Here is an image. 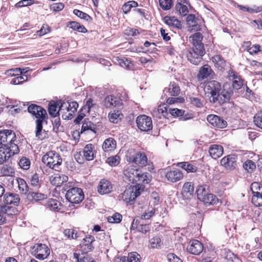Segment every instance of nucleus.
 Wrapping results in <instances>:
<instances>
[{
    "instance_id": "473e14b6",
    "label": "nucleus",
    "mask_w": 262,
    "mask_h": 262,
    "mask_svg": "<svg viewBox=\"0 0 262 262\" xmlns=\"http://www.w3.org/2000/svg\"><path fill=\"white\" fill-rule=\"evenodd\" d=\"M96 125L89 120L88 119H85L82 123L81 127V133L90 130L92 132L96 133Z\"/></svg>"
},
{
    "instance_id": "603ef678",
    "label": "nucleus",
    "mask_w": 262,
    "mask_h": 262,
    "mask_svg": "<svg viewBox=\"0 0 262 262\" xmlns=\"http://www.w3.org/2000/svg\"><path fill=\"white\" fill-rule=\"evenodd\" d=\"M253 122L257 127L262 129V111L257 112L254 115Z\"/></svg>"
},
{
    "instance_id": "680f3d73",
    "label": "nucleus",
    "mask_w": 262,
    "mask_h": 262,
    "mask_svg": "<svg viewBox=\"0 0 262 262\" xmlns=\"http://www.w3.org/2000/svg\"><path fill=\"white\" fill-rule=\"evenodd\" d=\"M149 242L151 246L154 248H160L162 243L161 238L158 236H155L150 239Z\"/></svg>"
},
{
    "instance_id": "338daca9",
    "label": "nucleus",
    "mask_w": 262,
    "mask_h": 262,
    "mask_svg": "<svg viewBox=\"0 0 262 262\" xmlns=\"http://www.w3.org/2000/svg\"><path fill=\"white\" fill-rule=\"evenodd\" d=\"M120 157L118 156L110 157L107 158V162L111 166H115L119 163Z\"/></svg>"
},
{
    "instance_id": "37998d69",
    "label": "nucleus",
    "mask_w": 262,
    "mask_h": 262,
    "mask_svg": "<svg viewBox=\"0 0 262 262\" xmlns=\"http://www.w3.org/2000/svg\"><path fill=\"white\" fill-rule=\"evenodd\" d=\"M208 193V187L206 185L200 186L196 190L198 198L200 201L203 199Z\"/></svg>"
},
{
    "instance_id": "c9c22d12",
    "label": "nucleus",
    "mask_w": 262,
    "mask_h": 262,
    "mask_svg": "<svg viewBox=\"0 0 262 262\" xmlns=\"http://www.w3.org/2000/svg\"><path fill=\"white\" fill-rule=\"evenodd\" d=\"M17 183L18 184V189L22 194H27L29 193V188L26 182L21 178L17 179Z\"/></svg>"
},
{
    "instance_id": "49530a36",
    "label": "nucleus",
    "mask_w": 262,
    "mask_h": 262,
    "mask_svg": "<svg viewBox=\"0 0 262 262\" xmlns=\"http://www.w3.org/2000/svg\"><path fill=\"white\" fill-rule=\"evenodd\" d=\"M160 7L164 11L170 10L172 5V0H159Z\"/></svg>"
},
{
    "instance_id": "f03ea898",
    "label": "nucleus",
    "mask_w": 262,
    "mask_h": 262,
    "mask_svg": "<svg viewBox=\"0 0 262 262\" xmlns=\"http://www.w3.org/2000/svg\"><path fill=\"white\" fill-rule=\"evenodd\" d=\"M28 111L36 118V137L38 139L42 140L46 137L45 130L42 131V123L47 118L46 111L41 106L31 104L28 107Z\"/></svg>"
},
{
    "instance_id": "774afa93",
    "label": "nucleus",
    "mask_w": 262,
    "mask_h": 262,
    "mask_svg": "<svg viewBox=\"0 0 262 262\" xmlns=\"http://www.w3.org/2000/svg\"><path fill=\"white\" fill-rule=\"evenodd\" d=\"M244 85V80L242 78L235 79L232 81V86L233 88L236 90H239Z\"/></svg>"
},
{
    "instance_id": "dca6fc26",
    "label": "nucleus",
    "mask_w": 262,
    "mask_h": 262,
    "mask_svg": "<svg viewBox=\"0 0 262 262\" xmlns=\"http://www.w3.org/2000/svg\"><path fill=\"white\" fill-rule=\"evenodd\" d=\"M194 186L192 182H186L182 187L181 194L184 200L190 199L193 197Z\"/></svg>"
},
{
    "instance_id": "f257e3e1",
    "label": "nucleus",
    "mask_w": 262,
    "mask_h": 262,
    "mask_svg": "<svg viewBox=\"0 0 262 262\" xmlns=\"http://www.w3.org/2000/svg\"><path fill=\"white\" fill-rule=\"evenodd\" d=\"M15 135L10 129L1 130V160H8L12 156L18 153V146L14 143Z\"/></svg>"
},
{
    "instance_id": "393cba45",
    "label": "nucleus",
    "mask_w": 262,
    "mask_h": 262,
    "mask_svg": "<svg viewBox=\"0 0 262 262\" xmlns=\"http://www.w3.org/2000/svg\"><path fill=\"white\" fill-rule=\"evenodd\" d=\"M233 92L232 91H228L225 90H221L219 93V96L217 97V102L220 104H223L224 103L227 102L230 100Z\"/></svg>"
},
{
    "instance_id": "a18cd8bd",
    "label": "nucleus",
    "mask_w": 262,
    "mask_h": 262,
    "mask_svg": "<svg viewBox=\"0 0 262 262\" xmlns=\"http://www.w3.org/2000/svg\"><path fill=\"white\" fill-rule=\"evenodd\" d=\"M73 13L81 19H83L88 22H90L92 20V18L89 14L78 9H74Z\"/></svg>"
},
{
    "instance_id": "bb28decb",
    "label": "nucleus",
    "mask_w": 262,
    "mask_h": 262,
    "mask_svg": "<svg viewBox=\"0 0 262 262\" xmlns=\"http://www.w3.org/2000/svg\"><path fill=\"white\" fill-rule=\"evenodd\" d=\"M177 166L184 169L188 173L196 172L198 167L189 162H181L178 163Z\"/></svg>"
},
{
    "instance_id": "8fccbe9b",
    "label": "nucleus",
    "mask_w": 262,
    "mask_h": 262,
    "mask_svg": "<svg viewBox=\"0 0 262 262\" xmlns=\"http://www.w3.org/2000/svg\"><path fill=\"white\" fill-rule=\"evenodd\" d=\"M250 190L253 195L262 193V185L258 182H253L251 184Z\"/></svg>"
},
{
    "instance_id": "2f4dec72",
    "label": "nucleus",
    "mask_w": 262,
    "mask_h": 262,
    "mask_svg": "<svg viewBox=\"0 0 262 262\" xmlns=\"http://www.w3.org/2000/svg\"><path fill=\"white\" fill-rule=\"evenodd\" d=\"M116 142L114 139L109 138L104 141L102 144V148L105 151H109L114 150L116 148Z\"/></svg>"
},
{
    "instance_id": "e433bc0d",
    "label": "nucleus",
    "mask_w": 262,
    "mask_h": 262,
    "mask_svg": "<svg viewBox=\"0 0 262 262\" xmlns=\"http://www.w3.org/2000/svg\"><path fill=\"white\" fill-rule=\"evenodd\" d=\"M218 201V199L214 194L209 193L206 194L203 199L201 200L204 203L209 205L215 204Z\"/></svg>"
},
{
    "instance_id": "412c9836",
    "label": "nucleus",
    "mask_w": 262,
    "mask_h": 262,
    "mask_svg": "<svg viewBox=\"0 0 262 262\" xmlns=\"http://www.w3.org/2000/svg\"><path fill=\"white\" fill-rule=\"evenodd\" d=\"M68 177L64 174H56L50 178V181L52 185L57 187L61 186L64 183L67 182Z\"/></svg>"
},
{
    "instance_id": "a211bd4d",
    "label": "nucleus",
    "mask_w": 262,
    "mask_h": 262,
    "mask_svg": "<svg viewBox=\"0 0 262 262\" xmlns=\"http://www.w3.org/2000/svg\"><path fill=\"white\" fill-rule=\"evenodd\" d=\"M214 75V73L211 67L208 64L202 67L198 74V78L199 80H203L208 77H211Z\"/></svg>"
},
{
    "instance_id": "1a4fd4ad",
    "label": "nucleus",
    "mask_w": 262,
    "mask_h": 262,
    "mask_svg": "<svg viewBox=\"0 0 262 262\" xmlns=\"http://www.w3.org/2000/svg\"><path fill=\"white\" fill-rule=\"evenodd\" d=\"M203 36L200 33H196L192 37V47L189 51L204 55L205 50L202 40Z\"/></svg>"
},
{
    "instance_id": "4c0bfd02",
    "label": "nucleus",
    "mask_w": 262,
    "mask_h": 262,
    "mask_svg": "<svg viewBox=\"0 0 262 262\" xmlns=\"http://www.w3.org/2000/svg\"><path fill=\"white\" fill-rule=\"evenodd\" d=\"M64 236L69 239H76L80 236V234L74 229H67L63 231Z\"/></svg>"
},
{
    "instance_id": "5701e85b",
    "label": "nucleus",
    "mask_w": 262,
    "mask_h": 262,
    "mask_svg": "<svg viewBox=\"0 0 262 262\" xmlns=\"http://www.w3.org/2000/svg\"><path fill=\"white\" fill-rule=\"evenodd\" d=\"M203 56L191 51H188L186 54L188 60L194 65H198L202 61Z\"/></svg>"
},
{
    "instance_id": "72a5a7b5",
    "label": "nucleus",
    "mask_w": 262,
    "mask_h": 262,
    "mask_svg": "<svg viewBox=\"0 0 262 262\" xmlns=\"http://www.w3.org/2000/svg\"><path fill=\"white\" fill-rule=\"evenodd\" d=\"M27 198L30 201L38 202L47 199V196L41 193L29 191L27 194Z\"/></svg>"
},
{
    "instance_id": "58836bf2",
    "label": "nucleus",
    "mask_w": 262,
    "mask_h": 262,
    "mask_svg": "<svg viewBox=\"0 0 262 262\" xmlns=\"http://www.w3.org/2000/svg\"><path fill=\"white\" fill-rule=\"evenodd\" d=\"M15 171L13 167L8 165H4L1 168V177L14 176Z\"/></svg>"
},
{
    "instance_id": "2eb2a0df",
    "label": "nucleus",
    "mask_w": 262,
    "mask_h": 262,
    "mask_svg": "<svg viewBox=\"0 0 262 262\" xmlns=\"http://www.w3.org/2000/svg\"><path fill=\"white\" fill-rule=\"evenodd\" d=\"M190 7L188 0H178L175 9L181 15L185 16L189 12L188 8Z\"/></svg>"
},
{
    "instance_id": "4be33fe9",
    "label": "nucleus",
    "mask_w": 262,
    "mask_h": 262,
    "mask_svg": "<svg viewBox=\"0 0 262 262\" xmlns=\"http://www.w3.org/2000/svg\"><path fill=\"white\" fill-rule=\"evenodd\" d=\"M19 200L18 195L13 193H7L4 196V202L6 205H17Z\"/></svg>"
},
{
    "instance_id": "423d86ee",
    "label": "nucleus",
    "mask_w": 262,
    "mask_h": 262,
    "mask_svg": "<svg viewBox=\"0 0 262 262\" xmlns=\"http://www.w3.org/2000/svg\"><path fill=\"white\" fill-rule=\"evenodd\" d=\"M41 160L47 166L57 171L62 161L59 154L55 151L48 152L43 156Z\"/></svg>"
},
{
    "instance_id": "9b49d317",
    "label": "nucleus",
    "mask_w": 262,
    "mask_h": 262,
    "mask_svg": "<svg viewBox=\"0 0 262 262\" xmlns=\"http://www.w3.org/2000/svg\"><path fill=\"white\" fill-rule=\"evenodd\" d=\"M238 156L235 154H230L223 157L221 160V164L228 170H233L237 166Z\"/></svg>"
},
{
    "instance_id": "bf43d9fd",
    "label": "nucleus",
    "mask_w": 262,
    "mask_h": 262,
    "mask_svg": "<svg viewBox=\"0 0 262 262\" xmlns=\"http://www.w3.org/2000/svg\"><path fill=\"white\" fill-rule=\"evenodd\" d=\"M189 102L195 106L202 107L203 106L204 100L197 97H190Z\"/></svg>"
},
{
    "instance_id": "69168bd1",
    "label": "nucleus",
    "mask_w": 262,
    "mask_h": 262,
    "mask_svg": "<svg viewBox=\"0 0 262 262\" xmlns=\"http://www.w3.org/2000/svg\"><path fill=\"white\" fill-rule=\"evenodd\" d=\"M227 125V123L226 121L224 120L222 118L217 116V118L216 120H215V123L214 124V127H216L217 128H224L226 127Z\"/></svg>"
},
{
    "instance_id": "4d7b16f0",
    "label": "nucleus",
    "mask_w": 262,
    "mask_h": 262,
    "mask_svg": "<svg viewBox=\"0 0 262 262\" xmlns=\"http://www.w3.org/2000/svg\"><path fill=\"white\" fill-rule=\"evenodd\" d=\"M156 209L152 207H149L147 211L143 213L141 215L142 219L148 220L150 219L155 214Z\"/></svg>"
},
{
    "instance_id": "6ab92c4d",
    "label": "nucleus",
    "mask_w": 262,
    "mask_h": 262,
    "mask_svg": "<svg viewBox=\"0 0 262 262\" xmlns=\"http://www.w3.org/2000/svg\"><path fill=\"white\" fill-rule=\"evenodd\" d=\"M201 20L195 17L194 14H189L186 17L187 24L192 28V30L198 31L201 30V26L200 25Z\"/></svg>"
},
{
    "instance_id": "aec40b11",
    "label": "nucleus",
    "mask_w": 262,
    "mask_h": 262,
    "mask_svg": "<svg viewBox=\"0 0 262 262\" xmlns=\"http://www.w3.org/2000/svg\"><path fill=\"white\" fill-rule=\"evenodd\" d=\"M223 147L220 145H211L209 149V152L210 156L214 159H216L220 157L223 154Z\"/></svg>"
},
{
    "instance_id": "20e7f679",
    "label": "nucleus",
    "mask_w": 262,
    "mask_h": 262,
    "mask_svg": "<svg viewBox=\"0 0 262 262\" xmlns=\"http://www.w3.org/2000/svg\"><path fill=\"white\" fill-rule=\"evenodd\" d=\"M222 90V85L220 82L215 80L208 81L205 86L204 91L206 95L210 97V101L212 103H215L218 100L219 93Z\"/></svg>"
},
{
    "instance_id": "052dcab7",
    "label": "nucleus",
    "mask_w": 262,
    "mask_h": 262,
    "mask_svg": "<svg viewBox=\"0 0 262 262\" xmlns=\"http://www.w3.org/2000/svg\"><path fill=\"white\" fill-rule=\"evenodd\" d=\"M6 108L7 109L10 108L8 111L12 115H15L19 113L23 109V107L20 105L18 106V104L16 105H8L6 106Z\"/></svg>"
},
{
    "instance_id": "39448f33",
    "label": "nucleus",
    "mask_w": 262,
    "mask_h": 262,
    "mask_svg": "<svg viewBox=\"0 0 262 262\" xmlns=\"http://www.w3.org/2000/svg\"><path fill=\"white\" fill-rule=\"evenodd\" d=\"M144 188L143 185L140 184L130 186L128 188H126L122 194L121 198L123 201L132 204L136 198L141 194V191H143Z\"/></svg>"
},
{
    "instance_id": "e2e57ef3",
    "label": "nucleus",
    "mask_w": 262,
    "mask_h": 262,
    "mask_svg": "<svg viewBox=\"0 0 262 262\" xmlns=\"http://www.w3.org/2000/svg\"><path fill=\"white\" fill-rule=\"evenodd\" d=\"M31 186L36 188H39L40 186V182L39 180V176L37 173H35L31 176L30 179Z\"/></svg>"
},
{
    "instance_id": "5fc2aeb1",
    "label": "nucleus",
    "mask_w": 262,
    "mask_h": 262,
    "mask_svg": "<svg viewBox=\"0 0 262 262\" xmlns=\"http://www.w3.org/2000/svg\"><path fill=\"white\" fill-rule=\"evenodd\" d=\"M28 79V77L26 75H23L21 76H17L12 79L10 83L17 85L23 83L24 82L26 81Z\"/></svg>"
},
{
    "instance_id": "4468645a",
    "label": "nucleus",
    "mask_w": 262,
    "mask_h": 262,
    "mask_svg": "<svg viewBox=\"0 0 262 262\" xmlns=\"http://www.w3.org/2000/svg\"><path fill=\"white\" fill-rule=\"evenodd\" d=\"M204 249L203 244L198 240L193 239L190 242L187 250L190 253L198 255L201 254Z\"/></svg>"
},
{
    "instance_id": "7c9ffc66",
    "label": "nucleus",
    "mask_w": 262,
    "mask_h": 262,
    "mask_svg": "<svg viewBox=\"0 0 262 262\" xmlns=\"http://www.w3.org/2000/svg\"><path fill=\"white\" fill-rule=\"evenodd\" d=\"M120 100L119 98L111 95L106 97L104 101V104L107 108L116 106L120 103Z\"/></svg>"
},
{
    "instance_id": "c756f323",
    "label": "nucleus",
    "mask_w": 262,
    "mask_h": 262,
    "mask_svg": "<svg viewBox=\"0 0 262 262\" xmlns=\"http://www.w3.org/2000/svg\"><path fill=\"white\" fill-rule=\"evenodd\" d=\"M115 62L122 68L131 69L133 67L131 61L125 57L121 58L117 57L115 58Z\"/></svg>"
},
{
    "instance_id": "0eeeda50",
    "label": "nucleus",
    "mask_w": 262,
    "mask_h": 262,
    "mask_svg": "<svg viewBox=\"0 0 262 262\" xmlns=\"http://www.w3.org/2000/svg\"><path fill=\"white\" fill-rule=\"evenodd\" d=\"M125 174L128 177L129 181L133 182L140 181L144 184H148L151 180V176L149 173H141L138 169L127 170Z\"/></svg>"
},
{
    "instance_id": "a878e982",
    "label": "nucleus",
    "mask_w": 262,
    "mask_h": 262,
    "mask_svg": "<svg viewBox=\"0 0 262 262\" xmlns=\"http://www.w3.org/2000/svg\"><path fill=\"white\" fill-rule=\"evenodd\" d=\"M212 61L214 63L215 68L220 71L224 69L226 66V60L220 55H216L212 57Z\"/></svg>"
},
{
    "instance_id": "de8ad7c7",
    "label": "nucleus",
    "mask_w": 262,
    "mask_h": 262,
    "mask_svg": "<svg viewBox=\"0 0 262 262\" xmlns=\"http://www.w3.org/2000/svg\"><path fill=\"white\" fill-rule=\"evenodd\" d=\"M122 219V215L118 212L115 213L112 216L107 217V221L110 223L118 224L121 222Z\"/></svg>"
},
{
    "instance_id": "c85d7f7f",
    "label": "nucleus",
    "mask_w": 262,
    "mask_h": 262,
    "mask_svg": "<svg viewBox=\"0 0 262 262\" xmlns=\"http://www.w3.org/2000/svg\"><path fill=\"white\" fill-rule=\"evenodd\" d=\"M93 148L94 146L92 144H88L84 147L82 153L83 157L87 161L94 159Z\"/></svg>"
},
{
    "instance_id": "ea45409f",
    "label": "nucleus",
    "mask_w": 262,
    "mask_h": 262,
    "mask_svg": "<svg viewBox=\"0 0 262 262\" xmlns=\"http://www.w3.org/2000/svg\"><path fill=\"white\" fill-rule=\"evenodd\" d=\"M95 241V238L92 235H88L82 239V244L87 247L89 251H92L94 247L92 245L93 242Z\"/></svg>"
},
{
    "instance_id": "9d476101",
    "label": "nucleus",
    "mask_w": 262,
    "mask_h": 262,
    "mask_svg": "<svg viewBox=\"0 0 262 262\" xmlns=\"http://www.w3.org/2000/svg\"><path fill=\"white\" fill-rule=\"evenodd\" d=\"M136 123L138 128L142 132H148L152 128L151 118L145 115L138 116Z\"/></svg>"
},
{
    "instance_id": "f704fd0d",
    "label": "nucleus",
    "mask_w": 262,
    "mask_h": 262,
    "mask_svg": "<svg viewBox=\"0 0 262 262\" xmlns=\"http://www.w3.org/2000/svg\"><path fill=\"white\" fill-rule=\"evenodd\" d=\"M122 114L119 111H114L108 114L109 120L113 123H117L121 121Z\"/></svg>"
},
{
    "instance_id": "f8f14e48",
    "label": "nucleus",
    "mask_w": 262,
    "mask_h": 262,
    "mask_svg": "<svg viewBox=\"0 0 262 262\" xmlns=\"http://www.w3.org/2000/svg\"><path fill=\"white\" fill-rule=\"evenodd\" d=\"M128 161L130 163H134L139 167H143L147 164V158L145 154L138 151L134 155L129 156Z\"/></svg>"
},
{
    "instance_id": "a19ab883",
    "label": "nucleus",
    "mask_w": 262,
    "mask_h": 262,
    "mask_svg": "<svg viewBox=\"0 0 262 262\" xmlns=\"http://www.w3.org/2000/svg\"><path fill=\"white\" fill-rule=\"evenodd\" d=\"M138 6V4L135 1H128L125 3L122 7V11L124 14L129 12L132 8H136Z\"/></svg>"
},
{
    "instance_id": "13d9d810",
    "label": "nucleus",
    "mask_w": 262,
    "mask_h": 262,
    "mask_svg": "<svg viewBox=\"0 0 262 262\" xmlns=\"http://www.w3.org/2000/svg\"><path fill=\"white\" fill-rule=\"evenodd\" d=\"M18 164L22 169L27 170L30 168V161L26 157H23L20 159Z\"/></svg>"
},
{
    "instance_id": "79ce46f5",
    "label": "nucleus",
    "mask_w": 262,
    "mask_h": 262,
    "mask_svg": "<svg viewBox=\"0 0 262 262\" xmlns=\"http://www.w3.org/2000/svg\"><path fill=\"white\" fill-rule=\"evenodd\" d=\"M58 104L56 102L50 103L49 104L48 112L49 115L53 117H56L59 115V110L57 111Z\"/></svg>"
},
{
    "instance_id": "6e6552de",
    "label": "nucleus",
    "mask_w": 262,
    "mask_h": 262,
    "mask_svg": "<svg viewBox=\"0 0 262 262\" xmlns=\"http://www.w3.org/2000/svg\"><path fill=\"white\" fill-rule=\"evenodd\" d=\"M50 253V249L45 244H35L31 248V253L38 259H45L48 257Z\"/></svg>"
},
{
    "instance_id": "ddd939ff",
    "label": "nucleus",
    "mask_w": 262,
    "mask_h": 262,
    "mask_svg": "<svg viewBox=\"0 0 262 262\" xmlns=\"http://www.w3.org/2000/svg\"><path fill=\"white\" fill-rule=\"evenodd\" d=\"M163 21L171 29L178 31V33H180L179 31L182 29V24L180 20L174 16H166L164 17Z\"/></svg>"
},
{
    "instance_id": "7ed1b4c3",
    "label": "nucleus",
    "mask_w": 262,
    "mask_h": 262,
    "mask_svg": "<svg viewBox=\"0 0 262 262\" xmlns=\"http://www.w3.org/2000/svg\"><path fill=\"white\" fill-rule=\"evenodd\" d=\"M71 183L64 185L62 190L66 191V198L72 204H79L84 199L83 192L80 188L73 187Z\"/></svg>"
},
{
    "instance_id": "09e8293b",
    "label": "nucleus",
    "mask_w": 262,
    "mask_h": 262,
    "mask_svg": "<svg viewBox=\"0 0 262 262\" xmlns=\"http://www.w3.org/2000/svg\"><path fill=\"white\" fill-rule=\"evenodd\" d=\"M243 168L248 172H252L256 168V165L253 161L248 160L243 164Z\"/></svg>"
},
{
    "instance_id": "f3484780",
    "label": "nucleus",
    "mask_w": 262,
    "mask_h": 262,
    "mask_svg": "<svg viewBox=\"0 0 262 262\" xmlns=\"http://www.w3.org/2000/svg\"><path fill=\"white\" fill-rule=\"evenodd\" d=\"M97 190L100 194H108L112 191L113 185L109 181L102 179L99 182Z\"/></svg>"
},
{
    "instance_id": "3c124183",
    "label": "nucleus",
    "mask_w": 262,
    "mask_h": 262,
    "mask_svg": "<svg viewBox=\"0 0 262 262\" xmlns=\"http://www.w3.org/2000/svg\"><path fill=\"white\" fill-rule=\"evenodd\" d=\"M47 206L54 211H58L60 209L59 207L60 203L55 199H50L47 202Z\"/></svg>"
},
{
    "instance_id": "c03bdc74",
    "label": "nucleus",
    "mask_w": 262,
    "mask_h": 262,
    "mask_svg": "<svg viewBox=\"0 0 262 262\" xmlns=\"http://www.w3.org/2000/svg\"><path fill=\"white\" fill-rule=\"evenodd\" d=\"M14 176H9L1 177L2 184L8 187H12L13 186L14 181Z\"/></svg>"
},
{
    "instance_id": "0e129e2a",
    "label": "nucleus",
    "mask_w": 262,
    "mask_h": 262,
    "mask_svg": "<svg viewBox=\"0 0 262 262\" xmlns=\"http://www.w3.org/2000/svg\"><path fill=\"white\" fill-rule=\"evenodd\" d=\"M140 255L136 252H130L128 254V262H140Z\"/></svg>"
},
{
    "instance_id": "864d4df0",
    "label": "nucleus",
    "mask_w": 262,
    "mask_h": 262,
    "mask_svg": "<svg viewBox=\"0 0 262 262\" xmlns=\"http://www.w3.org/2000/svg\"><path fill=\"white\" fill-rule=\"evenodd\" d=\"M252 203L256 207L262 206V192L253 195Z\"/></svg>"
},
{
    "instance_id": "cd10ccee",
    "label": "nucleus",
    "mask_w": 262,
    "mask_h": 262,
    "mask_svg": "<svg viewBox=\"0 0 262 262\" xmlns=\"http://www.w3.org/2000/svg\"><path fill=\"white\" fill-rule=\"evenodd\" d=\"M164 93H169L170 96H177L180 92L179 86L174 82H170L168 88H165L163 90Z\"/></svg>"
},
{
    "instance_id": "b1692460",
    "label": "nucleus",
    "mask_w": 262,
    "mask_h": 262,
    "mask_svg": "<svg viewBox=\"0 0 262 262\" xmlns=\"http://www.w3.org/2000/svg\"><path fill=\"white\" fill-rule=\"evenodd\" d=\"M166 177L168 181L176 182L183 178V174L181 171L174 170L167 172L166 174Z\"/></svg>"
},
{
    "instance_id": "6e6d98bb",
    "label": "nucleus",
    "mask_w": 262,
    "mask_h": 262,
    "mask_svg": "<svg viewBox=\"0 0 262 262\" xmlns=\"http://www.w3.org/2000/svg\"><path fill=\"white\" fill-rule=\"evenodd\" d=\"M160 203V197L159 194L156 192H153L150 195V200L149 202L150 205L152 207L154 206L155 207L156 206L159 204Z\"/></svg>"
}]
</instances>
